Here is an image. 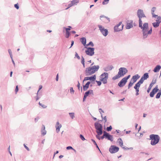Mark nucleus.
<instances>
[{
  "label": "nucleus",
  "mask_w": 161,
  "mask_h": 161,
  "mask_svg": "<svg viewBox=\"0 0 161 161\" xmlns=\"http://www.w3.org/2000/svg\"><path fill=\"white\" fill-rule=\"evenodd\" d=\"M73 6V4H72L71 3V2L68 5V7L66 8V9H68V8H70Z\"/></svg>",
  "instance_id": "56"
},
{
  "label": "nucleus",
  "mask_w": 161,
  "mask_h": 161,
  "mask_svg": "<svg viewBox=\"0 0 161 161\" xmlns=\"http://www.w3.org/2000/svg\"><path fill=\"white\" fill-rule=\"evenodd\" d=\"M80 41L82 44L85 47L86 46V38L83 37L80 39Z\"/></svg>",
  "instance_id": "22"
},
{
  "label": "nucleus",
  "mask_w": 161,
  "mask_h": 161,
  "mask_svg": "<svg viewBox=\"0 0 161 161\" xmlns=\"http://www.w3.org/2000/svg\"><path fill=\"white\" fill-rule=\"evenodd\" d=\"M96 82H97V83L98 84V85L99 86H100L102 84V83H101V81H98L96 80Z\"/></svg>",
  "instance_id": "58"
},
{
  "label": "nucleus",
  "mask_w": 161,
  "mask_h": 161,
  "mask_svg": "<svg viewBox=\"0 0 161 161\" xmlns=\"http://www.w3.org/2000/svg\"><path fill=\"white\" fill-rule=\"evenodd\" d=\"M114 67L112 65L108 66L105 68H104L103 70L107 72L108 71L111 70Z\"/></svg>",
  "instance_id": "19"
},
{
  "label": "nucleus",
  "mask_w": 161,
  "mask_h": 161,
  "mask_svg": "<svg viewBox=\"0 0 161 161\" xmlns=\"http://www.w3.org/2000/svg\"><path fill=\"white\" fill-rule=\"evenodd\" d=\"M97 134L96 135V137L99 140H100V139H101V137H100L99 136L100 135H98V137H97Z\"/></svg>",
  "instance_id": "60"
},
{
  "label": "nucleus",
  "mask_w": 161,
  "mask_h": 161,
  "mask_svg": "<svg viewBox=\"0 0 161 161\" xmlns=\"http://www.w3.org/2000/svg\"><path fill=\"white\" fill-rule=\"evenodd\" d=\"M39 104L40 106H42L43 108H46L47 107V106L41 103L40 102L39 103Z\"/></svg>",
  "instance_id": "47"
},
{
  "label": "nucleus",
  "mask_w": 161,
  "mask_h": 161,
  "mask_svg": "<svg viewBox=\"0 0 161 161\" xmlns=\"http://www.w3.org/2000/svg\"><path fill=\"white\" fill-rule=\"evenodd\" d=\"M161 68L160 65H157L153 70V71L155 73L158 72Z\"/></svg>",
  "instance_id": "21"
},
{
  "label": "nucleus",
  "mask_w": 161,
  "mask_h": 161,
  "mask_svg": "<svg viewBox=\"0 0 161 161\" xmlns=\"http://www.w3.org/2000/svg\"><path fill=\"white\" fill-rule=\"evenodd\" d=\"M8 52L10 55V57L11 58H12V55L11 50L10 49H8Z\"/></svg>",
  "instance_id": "50"
},
{
  "label": "nucleus",
  "mask_w": 161,
  "mask_h": 161,
  "mask_svg": "<svg viewBox=\"0 0 161 161\" xmlns=\"http://www.w3.org/2000/svg\"><path fill=\"white\" fill-rule=\"evenodd\" d=\"M118 141L119 143V145L122 148L123 147V142L121 138H119L118 139Z\"/></svg>",
  "instance_id": "31"
},
{
  "label": "nucleus",
  "mask_w": 161,
  "mask_h": 161,
  "mask_svg": "<svg viewBox=\"0 0 161 161\" xmlns=\"http://www.w3.org/2000/svg\"><path fill=\"white\" fill-rule=\"evenodd\" d=\"M99 68V65H94L86 68L85 71V73L87 76L92 75L97 71Z\"/></svg>",
  "instance_id": "1"
},
{
  "label": "nucleus",
  "mask_w": 161,
  "mask_h": 161,
  "mask_svg": "<svg viewBox=\"0 0 161 161\" xmlns=\"http://www.w3.org/2000/svg\"><path fill=\"white\" fill-rule=\"evenodd\" d=\"M98 27L99 28L100 32L102 34L105 36H106L108 34V31L107 29L104 28L101 25H98Z\"/></svg>",
  "instance_id": "10"
},
{
  "label": "nucleus",
  "mask_w": 161,
  "mask_h": 161,
  "mask_svg": "<svg viewBox=\"0 0 161 161\" xmlns=\"http://www.w3.org/2000/svg\"><path fill=\"white\" fill-rule=\"evenodd\" d=\"M40 98V97H39L38 95H36L35 97V98L36 99V101H37L38 100H39Z\"/></svg>",
  "instance_id": "61"
},
{
  "label": "nucleus",
  "mask_w": 161,
  "mask_h": 161,
  "mask_svg": "<svg viewBox=\"0 0 161 161\" xmlns=\"http://www.w3.org/2000/svg\"><path fill=\"white\" fill-rule=\"evenodd\" d=\"M150 139L151 140V144L154 146L157 144L159 142L160 137L158 135L152 134L150 135Z\"/></svg>",
  "instance_id": "3"
},
{
  "label": "nucleus",
  "mask_w": 161,
  "mask_h": 161,
  "mask_svg": "<svg viewBox=\"0 0 161 161\" xmlns=\"http://www.w3.org/2000/svg\"><path fill=\"white\" fill-rule=\"evenodd\" d=\"M104 119V122L105 123L107 121V119H106V116H105L104 117V118L103 117V119L102 118V120L103 119Z\"/></svg>",
  "instance_id": "62"
},
{
  "label": "nucleus",
  "mask_w": 161,
  "mask_h": 161,
  "mask_svg": "<svg viewBox=\"0 0 161 161\" xmlns=\"http://www.w3.org/2000/svg\"><path fill=\"white\" fill-rule=\"evenodd\" d=\"M108 74L107 72H104L100 75L101 81L103 82L104 84H106L107 82V79L108 78Z\"/></svg>",
  "instance_id": "7"
},
{
  "label": "nucleus",
  "mask_w": 161,
  "mask_h": 161,
  "mask_svg": "<svg viewBox=\"0 0 161 161\" xmlns=\"http://www.w3.org/2000/svg\"><path fill=\"white\" fill-rule=\"evenodd\" d=\"M94 126L96 129V132L97 134V136L98 137V135H101L103 134V126L101 124L98 122H96L95 123Z\"/></svg>",
  "instance_id": "4"
},
{
  "label": "nucleus",
  "mask_w": 161,
  "mask_h": 161,
  "mask_svg": "<svg viewBox=\"0 0 161 161\" xmlns=\"http://www.w3.org/2000/svg\"><path fill=\"white\" fill-rule=\"evenodd\" d=\"M109 1V0H104V1L102 2L103 4H107L108 3Z\"/></svg>",
  "instance_id": "45"
},
{
  "label": "nucleus",
  "mask_w": 161,
  "mask_h": 161,
  "mask_svg": "<svg viewBox=\"0 0 161 161\" xmlns=\"http://www.w3.org/2000/svg\"><path fill=\"white\" fill-rule=\"evenodd\" d=\"M159 23L158 22H153L152 23L153 25L154 28H157L158 27L159 25Z\"/></svg>",
  "instance_id": "32"
},
{
  "label": "nucleus",
  "mask_w": 161,
  "mask_h": 161,
  "mask_svg": "<svg viewBox=\"0 0 161 161\" xmlns=\"http://www.w3.org/2000/svg\"><path fill=\"white\" fill-rule=\"evenodd\" d=\"M14 6L17 9H19V6L18 3L14 4Z\"/></svg>",
  "instance_id": "53"
},
{
  "label": "nucleus",
  "mask_w": 161,
  "mask_h": 161,
  "mask_svg": "<svg viewBox=\"0 0 161 161\" xmlns=\"http://www.w3.org/2000/svg\"><path fill=\"white\" fill-rule=\"evenodd\" d=\"M96 79V76L95 75H93L90 77H86L84 78L83 82L84 81L87 80H92L93 81H95Z\"/></svg>",
  "instance_id": "14"
},
{
  "label": "nucleus",
  "mask_w": 161,
  "mask_h": 161,
  "mask_svg": "<svg viewBox=\"0 0 161 161\" xmlns=\"http://www.w3.org/2000/svg\"><path fill=\"white\" fill-rule=\"evenodd\" d=\"M42 129L41 131V134L42 135L44 136L46 134V131L45 130V127L44 125H42Z\"/></svg>",
  "instance_id": "25"
},
{
  "label": "nucleus",
  "mask_w": 161,
  "mask_h": 161,
  "mask_svg": "<svg viewBox=\"0 0 161 161\" xmlns=\"http://www.w3.org/2000/svg\"><path fill=\"white\" fill-rule=\"evenodd\" d=\"M70 35V33L69 31H67V32H66L65 37L66 38H68Z\"/></svg>",
  "instance_id": "44"
},
{
  "label": "nucleus",
  "mask_w": 161,
  "mask_h": 161,
  "mask_svg": "<svg viewBox=\"0 0 161 161\" xmlns=\"http://www.w3.org/2000/svg\"><path fill=\"white\" fill-rule=\"evenodd\" d=\"M133 83H133V82L132 83L131 81H130L129 83V84H128V89H129L130 88V87H131L132 86V85H133Z\"/></svg>",
  "instance_id": "49"
},
{
  "label": "nucleus",
  "mask_w": 161,
  "mask_h": 161,
  "mask_svg": "<svg viewBox=\"0 0 161 161\" xmlns=\"http://www.w3.org/2000/svg\"><path fill=\"white\" fill-rule=\"evenodd\" d=\"M19 90L18 86H16V88L15 90V93L16 94L17 92H18Z\"/></svg>",
  "instance_id": "55"
},
{
  "label": "nucleus",
  "mask_w": 161,
  "mask_h": 161,
  "mask_svg": "<svg viewBox=\"0 0 161 161\" xmlns=\"http://www.w3.org/2000/svg\"><path fill=\"white\" fill-rule=\"evenodd\" d=\"M64 28L66 30V32H67V31H69L70 30V28H67L65 27H64Z\"/></svg>",
  "instance_id": "57"
},
{
  "label": "nucleus",
  "mask_w": 161,
  "mask_h": 161,
  "mask_svg": "<svg viewBox=\"0 0 161 161\" xmlns=\"http://www.w3.org/2000/svg\"><path fill=\"white\" fill-rule=\"evenodd\" d=\"M133 27V21L130 20V23H127L126 28V29H129Z\"/></svg>",
  "instance_id": "17"
},
{
  "label": "nucleus",
  "mask_w": 161,
  "mask_h": 161,
  "mask_svg": "<svg viewBox=\"0 0 161 161\" xmlns=\"http://www.w3.org/2000/svg\"><path fill=\"white\" fill-rule=\"evenodd\" d=\"M112 129V127L111 125H110L109 127H108L106 128V130L108 131H110Z\"/></svg>",
  "instance_id": "42"
},
{
  "label": "nucleus",
  "mask_w": 161,
  "mask_h": 161,
  "mask_svg": "<svg viewBox=\"0 0 161 161\" xmlns=\"http://www.w3.org/2000/svg\"><path fill=\"white\" fill-rule=\"evenodd\" d=\"M130 75H129L123 78L118 83V86L120 87L124 86L127 82V80L130 78Z\"/></svg>",
  "instance_id": "5"
},
{
  "label": "nucleus",
  "mask_w": 161,
  "mask_h": 161,
  "mask_svg": "<svg viewBox=\"0 0 161 161\" xmlns=\"http://www.w3.org/2000/svg\"><path fill=\"white\" fill-rule=\"evenodd\" d=\"M91 140L93 142V144L94 145H95L96 148L100 152H101V151L95 141L93 139H92Z\"/></svg>",
  "instance_id": "29"
},
{
  "label": "nucleus",
  "mask_w": 161,
  "mask_h": 161,
  "mask_svg": "<svg viewBox=\"0 0 161 161\" xmlns=\"http://www.w3.org/2000/svg\"><path fill=\"white\" fill-rule=\"evenodd\" d=\"M158 86L157 85L150 92V97H153L154 94L158 92Z\"/></svg>",
  "instance_id": "13"
},
{
  "label": "nucleus",
  "mask_w": 161,
  "mask_h": 161,
  "mask_svg": "<svg viewBox=\"0 0 161 161\" xmlns=\"http://www.w3.org/2000/svg\"><path fill=\"white\" fill-rule=\"evenodd\" d=\"M137 14L139 19H142V17H146L142 10L139 9L137 11Z\"/></svg>",
  "instance_id": "12"
},
{
  "label": "nucleus",
  "mask_w": 161,
  "mask_h": 161,
  "mask_svg": "<svg viewBox=\"0 0 161 161\" xmlns=\"http://www.w3.org/2000/svg\"><path fill=\"white\" fill-rule=\"evenodd\" d=\"M152 28L148 31V29H142V31L143 33V39H145L148 36V35H150L152 33Z\"/></svg>",
  "instance_id": "9"
},
{
  "label": "nucleus",
  "mask_w": 161,
  "mask_h": 161,
  "mask_svg": "<svg viewBox=\"0 0 161 161\" xmlns=\"http://www.w3.org/2000/svg\"><path fill=\"white\" fill-rule=\"evenodd\" d=\"M144 80H145L143 79L142 77H141L140 80L135 84V85L140 86L143 83Z\"/></svg>",
  "instance_id": "23"
},
{
  "label": "nucleus",
  "mask_w": 161,
  "mask_h": 161,
  "mask_svg": "<svg viewBox=\"0 0 161 161\" xmlns=\"http://www.w3.org/2000/svg\"><path fill=\"white\" fill-rule=\"evenodd\" d=\"M85 48L86 49L85 51V53L86 55L90 56H92L94 55L95 50L94 48L87 47L86 46L85 47Z\"/></svg>",
  "instance_id": "6"
},
{
  "label": "nucleus",
  "mask_w": 161,
  "mask_h": 161,
  "mask_svg": "<svg viewBox=\"0 0 161 161\" xmlns=\"http://www.w3.org/2000/svg\"><path fill=\"white\" fill-rule=\"evenodd\" d=\"M90 45L92 47H93L94 46L93 43L92 41L90 42L88 44H86V47Z\"/></svg>",
  "instance_id": "37"
},
{
  "label": "nucleus",
  "mask_w": 161,
  "mask_h": 161,
  "mask_svg": "<svg viewBox=\"0 0 161 161\" xmlns=\"http://www.w3.org/2000/svg\"><path fill=\"white\" fill-rule=\"evenodd\" d=\"M123 25L121 26V27L120 28H119V27L117 26H115L114 27V32H118L122 31L123 29Z\"/></svg>",
  "instance_id": "20"
},
{
  "label": "nucleus",
  "mask_w": 161,
  "mask_h": 161,
  "mask_svg": "<svg viewBox=\"0 0 161 161\" xmlns=\"http://www.w3.org/2000/svg\"><path fill=\"white\" fill-rule=\"evenodd\" d=\"M149 76L148 73H146L143 74L142 77L144 80H146L149 78Z\"/></svg>",
  "instance_id": "27"
},
{
  "label": "nucleus",
  "mask_w": 161,
  "mask_h": 161,
  "mask_svg": "<svg viewBox=\"0 0 161 161\" xmlns=\"http://www.w3.org/2000/svg\"><path fill=\"white\" fill-rule=\"evenodd\" d=\"M119 149V147L114 145H112L111 146L109 150L111 153H114L118 152Z\"/></svg>",
  "instance_id": "11"
},
{
  "label": "nucleus",
  "mask_w": 161,
  "mask_h": 161,
  "mask_svg": "<svg viewBox=\"0 0 161 161\" xmlns=\"http://www.w3.org/2000/svg\"><path fill=\"white\" fill-rule=\"evenodd\" d=\"M156 81V80H153L152 82L149 85V86L148 87V89L147 90V92L148 93H149L150 91V90H151L152 87L153 85L155 83Z\"/></svg>",
  "instance_id": "16"
},
{
  "label": "nucleus",
  "mask_w": 161,
  "mask_h": 161,
  "mask_svg": "<svg viewBox=\"0 0 161 161\" xmlns=\"http://www.w3.org/2000/svg\"><path fill=\"white\" fill-rule=\"evenodd\" d=\"M142 23L141 19H139V27L141 28L142 27Z\"/></svg>",
  "instance_id": "40"
},
{
  "label": "nucleus",
  "mask_w": 161,
  "mask_h": 161,
  "mask_svg": "<svg viewBox=\"0 0 161 161\" xmlns=\"http://www.w3.org/2000/svg\"><path fill=\"white\" fill-rule=\"evenodd\" d=\"M78 84L77 85V87H78V88L79 90H80V89H81V91H82V88L81 87H80V83H79L78 81Z\"/></svg>",
  "instance_id": "43"
},
{
  "label": "nucleus",
  "mask_w": 161,
  "mask_h": 161,
  "mask_svg": "<svg viewBox=\"0 0 161 161\" xmlns=\"http://www.w3.org/2000/svg\"><path fill=\"white\" fill-rule=\"evenodd\" d=\"M81 63L83 64L84 68L85 67V59L83 56H81Z\"/></svg>",
  "instance_id": "35"
},
{
  "label": "nucleus",
  "mask_w": 161,
  "mask_h": 161,
  "mask_svg": "<svg viewBox=\"0 0 161 161\" xmlns=\"http://www.w3.org/2000/svg\"><path fill=\"white\" fill-rule=\"evenodd\" d=\"M121 24H122V22H120L117 25L115 26H117V27H119V26H120L121 25Z\"/></svg>",
  "instance_id": "64"
},
{
  "label": "nucleus",
  "mask_w": 161,
  "mask_h": 161,
  "mask_svg": "<svg viewBox=\"0 0 161 161\" xmlns=\"http://www.w3.org/2000/svg\"><path fill=\"white\" fill-rule=\"evenodd\" d=\"M80 137L81 139L83 141H84L85 140V139L84 138L83 136L82 135H80Z\"/></svg>",
  "instance_id": "52"
},
{
  "label": "nucleus",
  "mask_w": 161,
  "mask_h": 161,
  "mask_svg": "<svg viewBox=\"0 0 161 161\" xmlns=\"http://www.w3.org/2000/svg\"><path fill=\"white\" fill-rule=\"evenodd\" d=\"M66 149L67 150H70V149H72V150H73V151L75 152H76V150H75V149H74L72 147L70 146H69L67 147H66Z\"/></svg>",
  "instance_id": "39"
},
{
  "label": "nucleus",
  "mask_w": 161,
  "mask_h": 161,
  "mask_svg": "<svg viewBox=\"0 0 161 161\" xmlns=\"http://www.w3.org/2000/svg\"><path fill=\"white\" fill-rule=\"evenodd\" d=\"M148 23H145L143 24L141 29H148Z\"/></svg>",
  "instance_id": "28"
},
{
  "label": "nucleus",
  "mask_w": 161,
  "mask_h": 161,
  "mask_svg": "<svg viewBox=\"0 0 161 161\" xmlns=\"http://www.w3.org/2000/svg\"><path fill=\"white\" fill-rule=\"evenodd\" d=\"M156 21L157 22H158V23L160 24L161 22V17L160 16H158L157 19L156 20Z\"/></svg>",
  "instance_id": "36"
},
{
  "label": "nucleus",
  "mask_w": 161,
  "mask_h": 161,
  "mask_svg": "<svg viewBox=\"0 0 161 161\" xmlns=\"http://www.w3.org/2000/svg\"><path fill=\"white\" fill-rule=\"evenodd\" d=\"M79 0H73L71 1L72 4H73V5L79 2Z\"/></svg>",
  "instance_id": "34"
},
{
  "label": "nucleus",
  "mask_w": 161,
  "mask_h": 161,
  "mask_svg": "<svg viewBox=\"0 0 161 161\" xmlns=\"http://www.w3.org/2000/svg\"><path fill=\"white\" fill-rule=\"evenodd\" d=\"M140 86H137V85H135V86H134V88L136 90V96H137L139 94V88Z\"/></svg>",
  "instance_id": "24"
},
{
  "label": "nucleus",
  "mask_w": 161,
  "mask_h": 161,
  "mask_svg": "<svg viewBox=\"0 0 161 161\" xmlns=\"http://www.w3.org/2000/svg\"><path fill=\"white\" fill-rule=\"evenodd\" d=\"M102 17H104L107 19V21H105V22L106 23H108L110 22L109 18L105 16L104 15H101V16H100V18H102Z\"/></svg>",
  "instance_id": "33"
},
{
  "label": "nucleus",
  "mask_w": 161,
  "mask_h": 161,
  "mask_svg": "<svg viewBox=\"0 0 161 161\" xmlns=\"http://www.w3.org/2000/svg\"><path fill=\"white\" fill-rule=\"evenodd\" d=\"M69 114L72 119H74L75 117V114L74 113H69Z\"/></svg>",
  "instance_id": "38"
},
{
  "label": "nucleus",
  "mask_w": 161,
  "mask_h": 161,
  "mask_svg": "<svg viewBox=\"0 0 161 161\" xmlns=\"http://www.w3.org/2000/svg\"><path fill=\"white\" fill-rule=\"evenodd\" d=\"M156 10V8L155 7H153L151 9V13L153 14L155 11Z\"/></svg>",
  "instance_id": "46"
},
{
  "label": "nucleus",
  "mask_w": 161,
  "mask_h": 161,
  "mask_svg": "<svg viewBox=\"0 0 161 161\" xmlns=\"http://www.w3.org/2000/svg\"><path fill=\"white\" fill-rule=\"evenodd\" d=\"M140 76L138 74L136 75L132 76L131 80H133V82L134 83L137 80L140 78Z\"/></svg>",
  "instance_id": "18"
},
{
  "label": "nucleus",
  "mask_w": 161,
  "mask_h": 161,
  "mask_svg": "<svg viewBox=\"0 0 161 161\" xmlns=\"http://www.w3.org/2000/svg\"><path fill=\"white\" fill-rule=\"evenodd\" d=\"M89 85H87V84H86L84 85H83V90L84 91H86L87 90L88 88L89 87Z\"/></svg>",
  "instance_id": "30"
},
{
  "label": "nucleus",
  "mask_w": 161,
  "mask_h": 161,
  "mask_svg": "<svg viewBox=\"0 0 161 161\" xmlns=\"http://www.w3.org/2000/svg\"><path fill=\"white\" fill-rule=\"evenodd\" d=\"M87 97V96H86L85 95H84L83 98V102H84L85 101Z\"/></svg>",
  "instance_id": "63"
},
{
  "label": "nucleus",
  "mask_w": 161,
  "mask_h": 161,
  "mask_svg": "<svg viewBox=\"0 0 161 161\" xmlns=\"http://www.w3.org/2000/svg\"><path fill=\"white\" fill-rule=\"evenodd\" d=\"M160 96H161V95L160 94V93L158 92L157 93V94L156 95V98L157 99H158L160 97Z\"/></svg>",
  "instance_id": "51"
},
{
  "label": "nucleus",
  "mask_w": 161,
  "mask_h": 161,
  "mask_svg": "<svg viewBox=\"0 0 161 161\" xmlns=\"http://www.w3.org/2000/svg\"><path fill=\"white\" fill-rule=\"evenodd\" d=\"M61 127V124H60L58 121H57L56 122L55 126L56 128V131L57 133H58L59 132L60 128Z\"/></svg>",
  "instance_id": "15"
},
{
  "label": "nucleus",
  "mask_w": 161,
  "mask_h": 161,
  "mask_svg": "<svg viewBox=\"0 0 161 161\" xmlns=\"http://www.w3.org/2000/svg\"><path fill=\"white\" fill-rule=\"evenodd\" d=\"M75 57H76L78 59H80V56L78 55L77 52L75 53Z\"/></svg>",
  "instance_id": "54"
},
{
  "label": "nucleus",
  "mask_w": 161,
  "mask_h": 161,
  "mask_svg": "<svg viewBox=\"0 0 161 161\" xmlns=\"http://www.w3.org/2000/svg\"><path fill=\"white\" fill-rule=\"evenodd\" d=\"M105 137L111 142L113 140V136L110 135L106 131H104L103 134L101 136V139H103Z\"/></svg>",
  "instance_id": "8"
},
{
  "label": "nucleus",
  "mask_w": 161,
  "mask_h": 161,
  "mask_svg": "<svg viewBox=\"0 0 161 161\" xmlns=\"http://www.w3.org/2000/svg\"><path fill=\"white\" fill-rule=\"evenodd\" d=\"M99 112H100L101 114V117L103 118V115L101 113V112H102V113H104V111H103V110L102 109V108H99Z\"/></svg>",
  "instance_id": "48"
},
{
  "label": "nucleus",
  "mask_w": 161,
  "mask_h": 161,
  "mask_svg": "<svg viewBox=\"0 0 161 161\" xmlns=\"http://www.w3.org/2000/svg\"><path fill=\"white\" fill-rule=\"evenodd\" d=\"M122 148L124 150H132L133 149V148L132 147H130V148H128L127 147H122Z\"/></svg>",
  "instance_id": "41"
},
{
  "label": "nucleus",
  "mask_w": 161,
  "mask_h": 161,
  "mask_svg": "<svg viewBox=\"0 0 161 161\" xmlns=\"http://www.w3.org/2000/svg\"><path fill=\"white\" fill-rule=\"evenodd\" d=\"M92 94L93 95V91L92 90H89L85 93L84 95L86 96H88L89 94Z\"/></svg>",
  "instance_id": "26"
},
{
  "label": "nucleus",
  "mask_w": 161,
  "mask_h": 161,
  "mask_svg": "<svg viewBox=\"0 0 161 161\" xmlns=\"http://www.w3.org/2000/svg\"><path fill=\"white\" fill-rule=\"evenodd\" d=\"M24 146L27 151H29L30 150L29 148L25 144H24Z\"/></svg>",
  "instance_id": "59"
},
{
  "label": "nucleus",
  "mask_w": 161,
  "mask_h": 161,
  "mask_svg": "<svg viewBox=\"0 0 161 161\" xmlns=\"http://www.w3.org/2000/svg\"><path fill=\"white\" fill-rule=\"evenodd\" d=\"M119 71L118 74L112 78L113 80H115L122 77L128 72L127 69L124 67H121L119 69Z\"/></svg>",
  "instance_id": "2"
}]
</instances>
